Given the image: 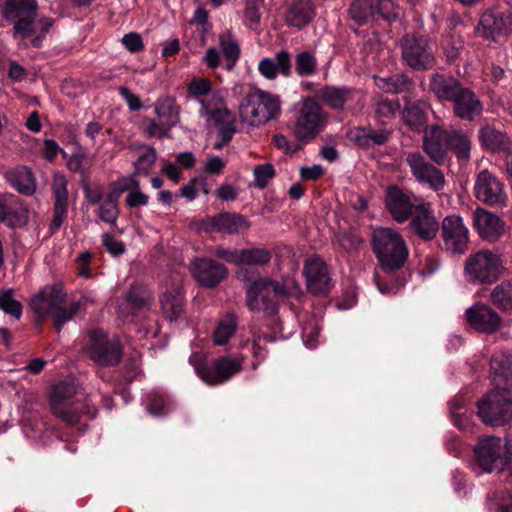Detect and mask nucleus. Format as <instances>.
Listing matches in <instances>:
<instances>
[{"label": "nucleus", "mask_w": 512, "mask_h": 512, "mask_svg": "<svg viewBox=\"0 0 512 512\" xmlns=\"http://www.w3.org/2000/svg\"><path fill=\"white\" fill-rule=\"evenodd\" d=\"M113 187L118 189L121 193L132 191L134 188H139L140 181L138 177L132 173L128 176L119 177L116 181L111 183Z\"/></svg>", "instance_id": "obj_59"}, {"label": "nucleus", "mask_w": 512, "mask_h": 512, "mask_svg": "<svg viewBox=\"0 0 512 512\" xmlns=\"http://www.w3.org/2000/svg\"><path fill=\"white\" fill-rule=\"evenodd\" d=\"M118 215V205L109 204L105 201L102 202L99 208V218L102 221L113 224L116 222Z\"/></svg>", "instance_id": "obj_62"}, {"label": "nucleus", "mask_w": 512, "mask_h": 512, "mask_svg": "<svg viewBox=\"0 0 512 512\" xmlns=\"http://www.w3.org/2000/svg\"><path fill=\"white\" fill-rule=\"evenodd\" d=\"M442 49L447 62L452 63L459 58L463 49V41L456 38L454 35L449 34L442 40Z\"/></svg>", "instance_id": "obj_51"}, {"label": "nucleus", "mask_w": 512, "mask_h": 512, "mask_svg": "<svg viewBox=\"0 0 512 512\" xmlns=\"http://www.w3.org/2000/svg\"><path fill=\"white\" fill-rule=\"evenodd\" d=\"M474 194L479 201L489 206L501 207L507 201L503 184L487 170L478 174L474 185Z\"/></svg>", "instance_id": "obj_21"}, {"label": "nucleus", "mask_w": 512, "mask_h": 512, "mask_svg": "<svg viewBox=\"0 0 512 512\" xmlns=\"http://www.w3.org/2000/svg\"><path fill=\"white\" fill-rule=\"evenodd\" d=\"M505 270L501 256L488 249L470 254L464 264L463 275L471 285H492L496 283Z\"/></svg>", "instance_id": "obj_8"}, {"label": "nucleus", "mask_w": 512, "mask_h": 512, "mask_svg": "<svg viewBox=\"0 0 512 512\" xmlns=\"http://www.w3.org/2000/svg\"><path fill=\"white\" fill-rule=\"evenodd\" d=\"M102 238L103 245L111 255L120 256L126 251L125 244L122 241L117 240L113 235L105 233Z\"/></svg>", "instance_id": "obj_61"}, {"label": "nucleus", "mask_w": 512, "mask_h": 512, "mask_svg": "<svg viewBox=\"0 0 512 512\" xmlns=\"http://www.w3.org/2000/svg\"><path fill=\"white\" fill-rule=\"evenodd\" d=\"M67 168L74 173L85 175L90 169V163L87 161V156L84 153H73L67 161Z\"/></svg>", "instance_id": "obj_54"}, {"label": "nucleus", "mask_w": 512, "mask_h": 512, "mask_svg": "<svg viewBox=\"0 0 512 512\" xmlns=\"http://www.w3.org/2000/svg\"><path fill=\"white\" fill-rule=\"evenodd\" d=\"M422 202V199L411 192L405 191L398 185H389L385 190V209L392 219L400 224L408 221L416 210L417 205H420Z\"/></svg>", "instance_id": "obj_15"}, {"label": "nucleus", "mask_w": 512, "mask_h": 512, "mask_svg": "<svg viewBox=\"0 0 512 512\" xmlns=\"http://www.w3.org/2000/svg\"><path fill=\"white\" fill-rule=\"evenodd\" d=\"M261 21L259 5L255 1L247 2L244 10V22L250 29H256Z\"/></svg>", "instance_id": "obj_55"}, {"label": "nucleus", "mask_w": 512, "mask_h": 512, "mask_svg": "<svg viewBox=\"0 0 512 512\" xmlns=\"http://www.w3.org/2000/svg\"><path fill=\"white\" fill-rule=\"evenodd\" d=\"M200 105V114L207 115L213 120L218 128L217 134L223 138V141L232 140L237 131L235 115L226 107L211 108L210 102L206 99H201Z\"/></svg>", "instance_id": "obj_30"}, {"label": "nucleus", "mask_w": 512, "mask_h": 512, "mask_svg": "<svg viewBox=\"0 0 512 512\" xmlns=\"http://www.w3.org/2000/svg\"><path fill=\"white\" fill-rule=\"evenodd\" d=\"M355 90L350 87L326 85L317 92V96L327 106L336 111H342L345 106L353 101Z\"/></svg>", "instance_id": "obj_36"}, {"label": "nucleus", "mask_w": 512, "mask_h": 512, "mask_svg": "<svg viewBox=\"0 0 512 512\" xmlns=\"http://www.w3.org/2000/svg\"><path fill=\"white\" fill-rule=\"evenodd\" d=\"M348 15L359 27L374 22L373 0H351Z\"/></svg>", "instance_id": "obj_41"}, {"label": "nucleus", "mask_w": 512, "mask_h": 512, "mask_svg": "<svg viewBox=\"0 0 512 512\" xmlns=\"http://www.w3.org/2000/svg\"><path fill=\"white\" fill-rule=\"evenodd\" d=\"M68 181L61 173H55L52 182V193L54 198L53 218L49 225L51 233L58 231L68 215Z\"/></svg>", "instance_id": "obj_27"}, {"label": "nucleus", "mask_w": 512, "mask_h": 512, "mask_svg": "<svg viewBox=\"0 0 512 512\" xmlns=\"http://www.w3.org/2000/svg\"><path fill=\"white\" fill-rule=\"evenodd\" d=\"M145 152L139 155L134 162V174L138 177L140 175H148L157 160V151L153 146L143 145Z\"/></svg>", "instance_id": "obj_48"}, {"label": "nucleus", "mask_w": 512, "mask_h": 512, "mask_svg": "<svg viewBox=\"0 0 512 512\" xmlns=\"http://www.w3.org/2000/svg\"><path fill=\"white\" fill-rule=\"evenodd\" d=\"M144 133L149 138H170L171 126L162 120H156L154 118L145 119Z\"/></svg>", "instance_id": "obj_49"}, {"label": "nucleus", "mask_w": 512, "mask_h": 512, "mask_svg": "<svg viewBox=\"0 0 512 512\" xmlns=\"http://www.w3.org/2000/svg\"><path fill=\"white\" fill-rule=\"evenodd\" d=\"M152 301V293L146 286L138 283L132 284L126 293L125 302L119 306V314L125 320L131 317L132 321L134 317L148 312Z\"/></svg>", "instance_id": "obj_26"}, {"label": "nucleus", "mask_w": 512, "mask_h": 512, "mask_svg": "<svg viewBox=\"0 0 512 512\" xmlns=\"http://www.w3.org/2000/svg\"><path fill=\"white\" fill-rule=\"evenodd\" d=\"M475 33L485 41L500 43L512 34V11L487 9L479 18Z\"/></svg>", "instance_id": "obj_14"}, {"label": "nucleus", "mask_w": 512, "mask_h": 512, "mask_svg": "<svg viewBox=\"0 0 512 512\" xmlns=\"http://www.w3.org/2000/svg\"><path fill=\"white\" fill-rule=\"evenodd\" d=\"M253 175L255 186L264 189L268 186L269 181L276 176V171L271 163H264L254 167Z\"/></svg>", "instance_id": "obj_52"}, {"label": "nucleus", "mask_w": 512, "mask_h": 512, "mask_svg": "<svg viewBox=\"0 0 512 512\" xmlns=\"http://www.w3.org/2000/svg\"><path fill=\"white\" fill-rule=\"evenodd\" d=\"M220 46L227 61L226 68L232 70L240 57V46L236 41L224 37L220 38Z\"/></svg>", "instance_id": "obj_53"}, {"label": "nucleus", "mask_w": 512, "mask_h": 512, "mask_svg": "<svg viewBox=\"0 0 512 512\" xmlns=\"http://www.w3.org/2000/svg\"><path fill=\"white\" fill-rule=\"evenodd\" d=\"M372 250L381 271L387 278L375 273L374 280L382 294L395 293L405 286L411 273L403 270L408 260L409 250L403 236L388 227H378L371 234Z\"/></svg>", "instance_id": "obj_1"}, {"label": "nucleus", "mask_w": 512, "mask_h": 512, "mask_svg": "<svg viewBox=\"0 0 512 512\" xmlns=\"http://www.w3.org/2000/svg\"><path fill=\"white\" fill-rule=\"evenodd\" d=\"M271 253L265 248L240 250V266H263L270 262Z\"/></svg>", "instance_id": "obj_46"}, {"label": "nucleus", "mask_w": 512, "mask_h": 512, "mask_svg": "<svg viewBox=\"0 0 512 512\" xmlns=\"http://www.w3.org/2000/svg\"><path fill=\"white\" fill-rule=\"evenodd\" d=\"M451 416L454 419V423L458 427H462V415L464 413L461 412L465 407V399L463 396L459 395L454 397L449 401Z\"/></svg>", "instance_id": "obj_63"}, {"label": "nucleus", "mask_w": 512, "mask_h": 512, "mask_svg": "<svg viewBox=\"0 0 512 512\" xmlns=\"http://www.w3.org/2000/svg\"><path fill=\"white\" fill-rule=\"evenodd\" d=\"M465 319L470 328L483 334L499 331L503 323L499 313L482 302H477L466 309Z\"/></svg>", "instance_id": "obj_18"}, {"label": "nucleus", "mask_w": 512, "mask_h": 512, "mask_svg": "<svg viewBox=\"0 0 512 512\" xmlns=\"http://www.w3.org/2000/svg\"><path fill=\"white\" fill-rule=\"evenodd\" d=\"M490 301L502 312L512 311V280L497 284L490 293Z\"/></svg>", "instance_id": "obj_42"}, {"label": "nucleus", "mask_w": 512, "mask_h": 512, "mask_svg": "<svg viewBox=\"0 0 512 512\" xmlns=\"http://www.w3.org/2000/svg\"><path fill=\"white\" fill-rule=\"evenodd\" d=\"M292 292L284 284L270 277L253 280L246 289V305L253 312L275 316L282 304L289 301Z\"/></svg>", "instance_id": "obj_6"}, {"label": "nucleus", "mask_w": 512, "mask_h": 512, "mask_svg": "<svg viewBox=\"0 0 512 512\" xmlns=\"http://www.w3.org/2000/svg\"><path fill=\"white\" fill-rule=\"evenodd\" d=\"M442 238L447 251L464 254L468 250L469 230L458 215L446 216L442 221Z\"/></svg>", "instance_id": "obj_19"}, {"label": "nucleus", "mask_w": 512, "mask_h": 512, "mask_svg": "<svg viewBox=\"0 0 512 512\" xmlns=\"http://www.w3.org/2000/svg\"><path fill=\"white\" fill-rule=\"evenodd\" d=\"M159 305L162 317L170 324L179 326L187 323L186 298L181 287L171 285L159 295Z\"/></svg>", "instance_id": "obj_17"}, {"label": "nucleus", "mask_w": 512, "mask_h": 512, "mask_svg": "<svg viewBox=\"0 0 512 512\" xmlns=\"http://www.w3.org/2000/svg\"><path fill=\"white\" fill-rule=\"evenodd\" d=\"M432 109L424 100L407 101L401 112L402 120L409 130L420 135L423 139L430 133L429 118Z\"/></svg>", "instance_id": "obj_25"}, {"label": "nucleus", "mask_w": 512, "mask_h": 512, "mask_svg": "<svg viewBox=\"0 0 512 512\" xmlns=\"http://www.w3.org/2000/svg\"><path fill=\"white\" fill-rule=\"evenodd\" d=\"M375 85L386 93L399 94L413 90L415 83L405 73H395L387 77L374 76Z\"/></svg>", "instance_id": "obj_38"}, {"label": "nucleus", "mask_w": 512, "mask_h": 512, "mask_svg": "<svg viewBox=\"0 0 512 512\" xmlns=\"http://www.w3.org/2000/svg\"><path fill=\"white\" fill-rule=\"evenodd\" d=\"M471 147V137L462 129L446 130L439 125H431L430 133L424 138V152L439 166L450 160L449 152L459 163L469 162Z\"/></svg>", "instance_id": "obj_4"}, {"label": "nucleus", "mask_w": 512, "mask_h": 512, "mask_svg": "<svg viewBox=\"0 0 512 512\" xmlns=\"http://www.w3.org/2000/svg\"><path fill=\"white\" fill-rule=\"evenodd\" d=\"M393 134L391 129L386 127H373L371 125L358 126L350 130L349 139L362 149H369L376 146H383L389 142Z\"/></svg>", "instance_id": "obj_32"}, {"label": "nucleus", "mask_w": 512, "mask_h": 512, "mask_svg": "<svg viewBox=\"0 0 512 512\" xmlns=\"http://www.w3.org/2000/svg\"><path fill=\"white\" fill-rule=\"evenodd\" d=\"M194 226L198 232L234 235L247 230L250 223L242 214L225 211L201 218L195 221Z\"/></svg>", "instance_id": "obj_16"}, {"label": "nucleus", "mask_w": 512, "mask_h": 512, "mask_svg": "<svg viewBox=\"0 0 512 512\" xmlns=\"http://www.w3.org/2000/svg\"><path fill=\"white\" fill-rule=\"evenodd\" d=\"M125 48L131 53H138L144 49L142 37L139 33L130 32L122 38Z\"/></svg>", "instance_id": "obj_60"}, {"label": "nucleus", "mask_w": 512, "mask_h": 512, "mask_svg": "<svg viewBox=\"0 0 512 512\" xmlns=\"http://www.w3.org/2000/svg\"><path fill=\"white\" fill-rule=\"evenodd\" d=\"M0 310L15 319H20L23 314V305L14 298V290L0 291Z\"/></svg>", "instance_id": "obj_47"}, {"label": "nucleus", "mask_w": 512, "mask_h": 512, "mask_svg": "<svg viewBox=\"0 0 512 512\" xmlns=\"http://www.w3.org/2000/svg\"><path fill=\"white\" fill-rule=\"evenodd\" d=\"M477 138L480 147L491 153H503L506 156L512 149V140L509 135L490 124H485L478 129Z\"/></svg>", "instance_id": "obj_31"}, {"label": "nucleus", "mask_w": 512, "mask_h": 512, "mask_svg": "<svg viewBox=\"0 0 512 512\" xmlns=\"http://www.w3.org/2000/svg\"><path fill=\"white\" fill-rule=\"evenodd\" d=\"M374 21L384 20L391 24L400 17L401 8L395 0H373Z\"/></svg>", "instance_id": "obj_43"}, {"label": "nucleus", "mask_w": 512, "mask_h": 512, "mask_svg": "<svg viewBox=\"0 0 512 512\" xmlns=\"http://www.w3.org/2000/svg\"><path fill=\"white\" fill-rule=\"evenodd\" d=\"M149 195L142 192L139 188H134L130 191L125 198V205L129 209H135L142 206H146L149 203Z\"/></svg>", "instance_id": "obj_56"}, {"label": "nucleus", "mask_w": 512, "mask_h": 512, "mask_svg": "<svg viewBox=\"0 0 512 512\" xmlns=\"http://www.w3.org/2000/svg\"><path fill=\"white\" fill-rule=\"evenodd\" d=\"M154 113L159 120H162L175 127L180 121V107L173 96L159 97L154 104Z\"/></svg>", "instance_id": "obj_39"}, {"label": "nucleus", "mask_w": 512, "mask_h": 512, "mask_svg": "<svg viewBox=\"0 0 512 512\" xmlns=\"http://www.w3.org/2000/svg\"><path fill=\"white\" fill-rule=\"evenodd\" d=\"M292 54L285 49L278 51L273 58L265 57L260 60L258 70L268 80H274L278 75L291 77Z\"/></svg>", "instance_id": "obj_34"}, {"label": "nucleus", "mask_w": 512, "mask_h": 512, "mask_svg": "<svg viewBox=\"0 0 512 512\" xmlns=\"http://www.w3.org/2000/svg\"><path fill=\"white\" fill-rule=\"evenodd\" d=\"M248 106L252 107V116L262 114L259 121L264 122L275 119L281 110L279 97L261 90L248 97Z\"/></svg>", "instance_id": "obj_35"}, {"label": "nucleus", "mask_w": 512, "mask_h": 512, "mask_svg": "<svg viewBox=\"0 0 512 512\" xmlns=\"http://www.w3.org/2000/svg\"><path fill=\"white\" fill-rule=\"evenodd\" d=\"M295 72L299 77H310L317 71V59L312 52L301 51L294 60Z\"/></svg>", "instance_id": "obj_45"}, {"label": "nucleus", "mask_w": 512, "mask_h": 512, "mask_svg": "<svg viewBox=\"0 0 512 512\" xmlns=\"http://www.w3.org/2000/svg\"><path fill=\"white\" fill-rule=\"evenodd\" d=\"M476 462L485 472L498 468L502 459V440L500 437L487 436L479 439L474 448Z\"/></svg>", "instance_id": "obj_28"}, {"label": "nucleus", "mask_w": 512, "mask_h": 512, "mask_svg": "<svg viewBox=\"0 0 512 512\" xmlns=\"http://www.w3.org/2000/svg\"><path fill=\"white\" fill-rule=\"evenodd\" d=\"M237 328V318L234 314H228L217 324L213 333V342L217 346L228 343Z\"/></svg>", "instance_id": "obj_44"}, {"label": "nucleus", "mask_w": 512, "mask_h": 512, "mask_svg": "<svg viewBox=\"0 0 512 512\" xmlns=\"http://www.w3.org/2000/svg\"><path fill=\"white\" fill-rule=\"evenodd\" d=\"M89 358L100 366H117L123 357V345L117 336L109 337L101 329L89 332L87 348Z\"/></svg>", "instance_id": "obj_12"}, {"label": "nucleus", "mask_w": 512, "mask_h": 512, "mask_svg": "<svg viewBox=\"0 0 512 512\" xmlns=\"http://www.w3.org/2000/svg\"><path fill=\"white\" fill-rule=\"evenodd\" d=\"M429 90L441 102H449L455 118L464 122H475L484 112L480 96L459 79L443 73H433L429 80Z\"/></svg>", "instance_id": "obj_2"}, {"label": "nucleus", "mask_w": 512, "mask_h": 512, "mask_svg": "<svg viewBox=\"0 0 512 512\" xmlns=\"http://www.w3.org/2000/svg\"><path fill=\"white\" fill-rule=\"evenodd\" d=\"M191 273L201 287L215 288L227 277L228 269L214 259L196 258Z\"/></svg>", "instance_id": "obj_24"}, {"label": "nucleus", "mask_w": 512, "mask_h": 512, "mask_svg": "<svg viewBox=\"0 0 512 512\" xmlns=\"http://www.w3.org/2000/svg\"><path fill=\"white\" fill-rule=\"evenodd\" d=\"M399 104L389 99L380 100L376 104V114L381 118H391L394 116Z\"/></svg>", "instance_id": "obj_64"}, {"label": "nucleus", "mask_w": 512, "mask_h": 512, "mask_svg": "<svg viewBox=\"0 0 512 512\" xmlns=\"http://www.w3.org/2000/svg\"><path fill=\"white\" fill-rule=\"evenodd\" d=\"M212 90V83L209 79L204 77H195L187 84V94L190 98H199L210 94Z\"/></svg>", "instance_id": "obj_50"}, {"label": "nucleus", "mask_w": 512, "mask_h": 512, "mask_svg": "<svg viewBox=\"0 0 512 512\" xmlns=\"http://www.w3.org/2000/svg\"><path fill=\"white\" fill-rule=\"evenodd\" d=\"M294 118L295 135L300 140L314 139L325 127V113L312 97H306L294 105Z\"/></svg>", "instance_id": "obj_10"}, {"label": "nucleus", "mask_w": 512, "mask_h": 512, "mask_svg": "<svg viewBox=\"0 0 512 512\" xmlns=\"http://www.w3.org/2000/svg\"><path fill=\"white\" fill-rule=\"evenodd\" d=\"M409 220L410 232L425 242L433 240L439 232V222L429 202L417 205Z\"/></svg>", "instance_id": "obj_20"}, {"label": "nucleus", "mask_w": 512, "mask_h": 512, "mask_svg": "<svg viewBox=\"0 0 512 512\" xmlns=\"http://www.w3.org/2000/svg\"><path fill=\"white\" fill-rule=\"evenodd\" d=\"M8 180L12 187L24 196H32L36 191V180L28 167H19L13 170Z\"/></svg>", "instance_id": "obj_40"}, {"label": "nucleus", "mask_w": 512, "mask_h": 512, "mask_svg": "<svg viewBox=\"0 0 512 512\" xmlns=\"http://www.w3.org/2000/svg\"><path fill=\"white\" fill-rule=\"evenodd\" d=\"M197 376L209 386L222 385L239 374L243 367L242 361L230 355L201 361L194 365Z\"/></svg>", "instance_id": "obj_13"}, {"label": "nucleus", "mask_w": 512, "mask_h": 512, "mask_svg": "<svg viewBox=\"0 0 512 512\" xmlns=\"http://www.w3.org/2000/svg\"><path fill=\"white\" fill-rule=\"evenodd\" d=\"M401 58L404 65L415 72L432 70L436 63V46L427 34L414 32L400 40Z\"/></svg>", "instance_id": "obj_7"}, {"label": "nucleus", "mask_w": 512, "mask_h": 512, "mask_svg": "<svg viewBox=\"0 0 512 512\" xmlns=\"http://www.w3.org/2000/svg\"><path fill=\"white\" fill-rule=\"evenodd\" d=\"M303 274L307 290L316 296H326L332 288L327 264L320 257H313L305 262Z\"/></svg>", "instance_id": "obj_22"}, {"label": "nucleus", "mask_w": 512, "mask_h": 512, "mask_svg": "<svg viewBox=\"0 0 512 512\" xmlns=\"http://www.w3.org/2000/svg\"><path fill=\"white\" fill-rule=\"evenodd\" d=\"M207 186V182L204 178H192L188 184L183 186L179 192L180 195L190 201H193L197 198L198 195V187Z\"/></svg>", "instance_id": "obj_58"}, {"label": "nucleus", "mask_w": 512, "mask_h": 512, "mask_svg": "<svg viewBox=\"0 0 512 512\" xmlns=\"http://www.w3.org/2000/svg\"><path fill=\"white\" fill-rule=\"evenodd\" d=\"M2 16L14 25L15 36L20 35L23 39H29L36 34V0H6L2 8Z\"/></svg>", "instance_id": "obj_11"}, {"label": "nucleus", "mask_w": 512, "mask_h": 512, "mask_svg": "<svg viewBox=\"0 0 512 512\" xmlns=\"http://www.w3.org/2000/svg\"><path fill=\"white\" fill-rule=\"evenodd\" d=\"M315 15L310 0H294L288 8L286 22L289 26L303 29L313 21Z\"/></svg>", "instance_id": "obj_37"}, {"label": "nucleus", "mask_w": 512, "mask_h": 512, "mask_svg": "<svg viewBox=\"0 0 512 512\" xmlns=\"http://www.w3.org/2000/svg\"><path fill=\"white\" fill-rule=\"evenodd\" d=\"M166 403L164 397L156 392L147 394V410L150 414L159 416L165 414Z\"/></svg>", "instance_id": "obj_57"}, {"label": "nucleus", "mask_w": 512, "mask_h": 512, "mask_svg": "<svg viewBox=\"0 0 512 512\" xmlns=\"http://www.w3.org/2000/svg\"><path fill=\"white\" fill-rule=\"evenodd\" d=\"M48 402L54 416L69 426L78 425L82 434L88 428L87 421L96 418L98 413L92 399L77 392L75 384L69 381L52 386Z\"/></svg>", "instance_id": "obj_3"}, {"label": "nucleus", "mask_w": 512, "mask_h": 512, "mask_svg": "<svg viewBox=\"0 0 512 512\" xmlns=\"http://www.w3.org/2000/svg\"><path fill=\"white\" fill-rule=\"evenodd\" d=\"M412 175L421 184H428L434 191L441 190L445 185L444 174L429 163L419 152L409 153L406 158Z\"/></svg>", "instance_id": "obj_23"}, {"label": "nucleus", "mask_w": 512, "mask_h": 512, "mask_svg": "<svg viewBox=\"0 0 512 512\" xmlns=\"http://www.w3.org/2000/svg\"><path fill=\"white\" fill-rule=\"evenodd\" d=\"M490 378L494 388L505 393L512 392V356L506 352H495L490 359Z\"/></svg>", "instance_id": "obj_29"}, {"label": "nucleus", "mask_w": 512, "mask_h": 512, "mask_svg": "<svg viewBox=\"0 0 512 512\" xmlns=\"http://www.w3.org/2000/svg\"><path fill=\"white\" fill-rule=\"evenodd\" d=\"M67 304V293L60 284L46 285L30 301L32 311L40 321L50 317L52 325L57 333H60L64 325L73 320L83 308L81 301H73Z\"/></svg>", "instance_id": "obj_5"}, {"label": "nucleus", "mask_w": 512, "mask_h": 512, "mask_svg": "<svg viewBox=\"0 0 512 512\" xmlns=\"http://www.w3.org/2000/svg\"><path fill=\"white\" fill-rule=\"evenodd\" d=\"M473 227L482 238L496 241L504 234L505 222L498 215L486 209L477 208L473 212Z\"/></svg>", "instance_id": "obj_33"}, {"label": "nucleus", "mask_w": 512, "mask_h": 512, "mask_svg": "<svg viewBox=\"0 0 512 512\" xmlns=\"http://www.w3.org/2000/svg\"><path fill=\"white\" fill-rule=\"evenodd\" d=\"M477 414L483 423L500 427L512 421V392L493 388L476 403Z\"/></svg>", "instance_id": "obj_9"}]
</instances>
